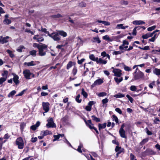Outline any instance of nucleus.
Masks as SVG:
<instances>
[{
	"instance_id": "nucleus-55",
	"label": "nucleus",
	"mask_w": 160,
	"mask_h": 160,
	"mask_svg": "<svg viewBox=\"0 0 160 160\" xmlns=\"http://www.w3.org/2000/svg\"><path fill=\"white\" fill-rule=\"evenodd\" d=\"M126 97L128 98V100L131 103H132L133 99L129 95H126Z\"/></svg>"
},
{
	"instance_id": "nucleus-35",
	"label": "nucleus",
	"mask_w": 160,
	"mask_h": 160,
	"mask_svg": "<svg viewBox=\"0 0 160 160\" xmlns=\"http://www.w3.org/2000/svg\"><path fill=\"white\" fill-rule=\"evenodd\" d=\"M102 38L104 40L108 41H109L112 42V40L110 38L108 35H106L103 36L102 37Z\"/></svg>"
},
{
	"instance_id": "nucleus-16",
	"label": "nucleus",
	"mask_w": 160,
	"mask_h": 160,
	"mask_svg": "<svg viewBox=\"0 0 160 160\" xmlns=\"http://www.w3.org/2000/svg\"><path fill=\"white\" fill-rule=\"evenodd\" d=\"M132 23L135 25H142L145 24V22L142 20H136L133 21Z\"/></svg>"
},
{
	"instance_id": "nucleus-4",
	"label": "nucleus",
	"mask_w": 160,
	"mask_h": 160,
	"mask_svg": "<svg viewBox=\"0 0 160 160\" xmlns=\"http://www.w3.org/2000/svg\"><path fill=\"white\" fill-rule=\"evenodd\" d=\"M85 122L87 126L89 127L90 129H94L96 131V133L97 134H98L99 132L97 130V128L93 126V124L92 123L91 120H88L87 121L85 120Z\"/></svg>"
},
{
	"instance_id": "nucleus-9",
	"label": "nucleus",
	"mask_w": 160,
	"mask_h": 160,
	"mask_svg": "<svg viewBox=\"0 0 160 160\" xmlns=\"http://www.w3.org/2000/svg\"><path fill=\"white\" fill-rule=\"evenodd\" d=\"M23 73L24 75V76L26 79H30V76L31 75L32 73H31L29 70L26 69L24 70Z\"/></svg>"
},
{
	"instance_id": "nucleus-20",
	"label": "nucleus",
	"mask_w": 160,
	"mask_h": 160,
	"mask_svg": "<svg viewBox=\"0 0 160 160\" xmlns=\"http://www.w3.org/2000/svg\"><path fill=\"white\" fill-rule=\"evenodd\" d=\"M119 133L121 137L124 138H126V136L125 135V132L124 130H119Z\"/></svg>"
},
{
	"instance_id": "nucleus-7",
	"label": "nucleus",
	"mask_w": 160,
	"mask_h": 160,
	"mask_svg": "<svg viewBox=\"0 0 160 160\" xmlns=\"http://www.w3.org/2000/svg\"><path fill=\"white\" fill-rule=\"evenodd\" d=\"M50 104L48 102H42V106L43 110L45 111V112H47L49 110Z\"/></svg>"
},
{
	"instance_id": "nucleus-18",
	"label": "nucleus",
	"mask_w": 160,
	"mask_h": 160,
	"mask_svg": "<svg viewBox=\"0 0 160 160\" xmlns=\"http://www.w3.org/2000/svg\"><path fill=\"white\" fill-rule=\"evenodd\" d=\"M64 136L63 134H59L58 135H54L53 137L54 139L53 140V142L58 140L60 137H63Z\"/></svg>"
},
{
	"instance_id": "nucleus-30",
	"label": "nucleus",
	"mask_w": 160,
	"mask_h": 160,
	"mask_svg": "<svg viewBox=\"0 0 160 160\" xmlns=\"http://www.w3.org/2000/svg\"><path fill=\"white\" fill-rule=\"evenodd\" d=\"M113 97L117 98H121L124 97L125 95L124 94H122L121 93H119L117 94L114 95L113 96Z\"/></svg>"
},
{
	"instance_id": "nucleus-54",
	"label": "nucleus",
	"mask_w": 160,
	"mask_h": 160,
	"mask_svg": "<svg viewBox=\"0 0 160 160\" xmlns=\"http://www.w3.org/2000/svg\"><path fill=\"white\" fill-rule=\"evenodd\" d=\"M77 68L76 67H74L72 71V73L73 75H75L77 73Z\"/></svg>"
},
{
	"instance_id": "nucleus-49",
	"label": "nucleus",
	"mask_w": 160,
	"mask_h": 160,
	"mask_svg": "<svg viewBox=\"0 0 160 160\" xmlns=\"http://www.w3.org/2000/svg\"><path fill=\"white\" fill-rule=\"evenodd\" d=\"M7 52L9 54L10 57L11 58H13L14 57V55L12 53V51L9 50H7Z\"/></svg>"
},
{
	"instance_id": "nucleus-34",
	"label": "nucleus",
	"mask_w": 160,
	"mask_h": 160,
	"mask_svg": "<svg viewBox=\"0 0 160 160\" xmlns=\"http://www.w3.org/2000/svg\"><path fill=\"white\" fill-rule=\"evenodd\" d=\"M123 52V51H116L114 50L112 52V54L114 55H117L119 54H121Z\"/></svg>"
},
{
	"instance_id": "nucleus-61",
	"label": "nucleus",
	"mask_w": 160,
	"mask_h": 160,
	"mask_svg": "<svg viewBox=\"0 0 160 160\" xmlns=\"http://www.w3.org/2000/svg\"><path fill=\"white\" fill-rule=\"evenodd\" d=\"M115 111L120 114H122V111L119 108H117L115 109Z\"/></svg>"
},
{
	"instance_id": "nucleus-17",
	"label": "nucleus",
	"mask_w": 160,
	"mask_h": 160,
	"mask_svg": "<svg viewBox=\"0 0 160 160\" xmlns=\"http://www.w3.org/2000/svg\"><path fill=\"white\" fill-rule=\"evenodd\" d=\"M24 65H27L28 66H35L36 65V64L35 62H34L33 61H32L30 62H24Z\"/></svg>"
},
{
	"instance_id": "nucleus-11",
	"label": "nucleus",
	"mask_w": 160,
	"mask_h": 160,
	"mask_svg": "<svg viewBox=\"0 0 160 160\" xmlns=\"http://www.w3.org/2000/svg\"><path fill=\"white\" fill-rule=\"evenodd\" d=\"M144 74L141 71H139L138 72L134 75V78L135 80H138L140 78L143 77Z\"/></svg>"
},
{
	"instance_id": "nucleus-40",
	"label": "nucleus",
	"mask_w": 160,
	"mask_h": 160,
	"mask_svg": "<svg viewBox=\"0 0 160 160\" xmlns=\"http://www.w3.org/2000/svg\"><path fill=\"white\" fill-rule=\"evenodd\" d=\"M8 73V72L7 71H4L3 72L2 74V75L3 76V78H7Z\"/></svg>"
},
{
	"instance_id": "nucleus-50",
	"label": "nucleus",
	"mask_w": 160,
	"mask_h": 160,
	"mask_svg": "<svg viewBox=\"0 0 160 160\" xmlns=\"http://www.w3.org/2000/svg\"><path fill=\"white\" fill-rule=\"evenodd\" d=\"M156 28V26H152L148 28L147 29V30L149 31H152V30L155 29Z\"/></svg>"
},
{
	"instance_id": "nucleus-41",
	"label": "nucleus",
	"mask_w": 160,
	"mask_h": 160,
	"mask_svg": "<svg viewBox=\"0 0 160 160\" xmlns=\"http://www.w3.org/2000/svg\"><path fill=\"white\" fill-rule=\"evenodd\" d=\"M80 95L78 94L76 98V101L78 103H80L82 101V99H80Z\"/></svg>"
},
{
	"instance_id": "nucleus-29",
	"label": "nucleus",
	"mask_w": 160,
	"mask_h": 160,
	"mask_svg": "<svg viewBox=\"0 0 160 160\" xmlns=\"http://www.w3.org/2000/svg\"><path fill=\"white\" fill-rule=\"evenodd\" d=\"M115 151L119 153H121L122 151V149L121 147L117 146L115 148Z\"/></svg>"
},
{
	"instance_id": "nucleus-1",
	"label": "nucleus",
	"mask_w": 160,
	"mask_h": 160,
	"mask_svg": "<svg viewBox=\"0 0 160 160\" xmlns=\"http://www.w3.org/2000/svg\"><path fill=\"white\" fill-rule=\"evenodd\" d=\"M48 36L52 38L54 41H58L61 39V37L59 36L58 32H52L48 34Z\"/></svg>"
},
{
	"instance_id": "nucleus-5",
	"label": "nucleus",
	"mask_w": 160,
	"mask_h": 160,
	"mask_svg": "<svg viewBox=\"0 0 160 160\" xmlns=\"http://www.w3.org/2000/svg\"><path fill=\"white\" fill-rule=\"evenodd\" d=\"M47 121L48 122V123L46 124V126L48 128L56 127L55 123L54 122L53 118H50L47 120Z\"/></svg>"
},
{
	"instance_id": "nucleus-8",
	"label": "nucleus",
	"mask_w": 160,
	"mask_h": 160,
	"mask_svg": "<svg viewBox=\"0 0 160 160\" xmlns=\"http://www.w3.org/2000/svg\"><path fill=\"white\" fill-rule=\"evenodd\" d=\"M113 69L112 72L114 73V76L119 77L122 75V71L117 68H114L113 67L112 68Z\"/></svg>"
},
{
	"instance_id": "nucleus-53",
	"label": "nucleus",
	"mask_w": 160,
	"mask_h": 160,
	"mask_svg": "<svg viewBox=\"0 0 160 160\" xmlns=\"http://www.w3.org/2000/svg\"><path fill=\"white\" fill-rule=\"evenodd\" d=\"M7 79V78L3 77H2L0 78V85L2 84V83L5 82Z\"/></svg>"
},
{
	"instance_id": "nucleus-13",
	"label": "nucleus",
	"mask_w": 160,
	"mask_h": 160,
	"mask_svg": "<svg viewBox=\"0 0 160 160\" xmlns=\"http://www.w3.org/2000/svg\"><path fill=\"white\" fill-rule=\"evenodd\" d=\"M103 82V80L101 79H98L94 82L92 85L93 87H95V86L100 85Z\"/></svg>"
},
{
	"instance_id": "nucleus-47",
	"label": "nucleus",
	"mask_w": 160,
	"mask_h": 160,
	"mask_svg": "<svg viewBox=\"0 0 160 160\" xmlns=\"http://www.w3.org/2000/svg\"><path fill=\"white\" fill-rule=\"evenodd\" d=\"M89 58L92 60L96 61V58H95L93 54H91L89 56Z\"/></svg>"
},
{
	"instance_id": "nucleus-62",
	"label": "nucleus",
	"mask_w": 160,
	"mask_h": 160,
	"mask_svg": "<svg viewBox=\"0 0 160 160\" xmlns=\"http://www.w3.org/2000/svg\"><path fill=\"white\" fill-rule=\"evenodd\" d=\"M137 28V27H135L134 28L133 30V31L132 33V34L133 35H136V34L137 32H136V28Z\"/></svg>"
},
{
	"instance_id": "nucleus-63",
	"label": "nucleus",
	"mask_w": 160,
	"mask_h": 160,
	"mask_svg": "<svg viewBox=\"0 0 160 160\" xmlns=\"http://www.w3.org/2000/svg\"><path fill=\"white\" fill-rule=\"evenodd\" d=\"M25 32H29L31 34H32V35H33L34 34V33L33 32L31 31V30H30L29 29H26L25 30Z\"/></svg>"
},
{
	"instance_id": "nucleus-2",
	"label": "nucleus",
	"mask_w": 160,
	"mask_h": 160,
	"mask_svg": "<svg viewBox=\"0 0 160 160\" xmlns=\"http://www.w3.org/2000/svg\"><path fill=\"white\" fill-rule=\"evenodd\" d=\"M47 48V45L44 44H42V46L38 49L39 55L41 56H45L46 54V52L44 51V50Z\"/></svg>"
},
{
	"instance_id": "nucleus-39",
	"label": "nucleus",
	"mask_w": 160,
	"mask_h": 160,
	"mask_svg": "<svg viewBox=\"0 0 160 160\" xmlns=\"http://www.w3.org/2000/svg\"><path fill=\"white\" fill-rule=\"evenodd\" d=\"M37 53V51L35 50H32V51H31L30 52V55L33 56H36Z\"/></svg>"
},
{
	"instance_id": "nucleus-38",
	"label": "nucleus",
	"mask_w": 160,
	"mask_h": 160,
	"mask_svg": "<svg viewBox=\"0 0 160 160\" xmlns=\"http://www.w3.org/2000/svg\"><path fill=\"white\" fill-rule=\"evenodd\" d=\"M82 95L85 98H87L88 96V94L87 93L85 92L84 89L82 88Z\"/></svg>"
},
{
	"instance_id": "nucleus-15",
	"label": "nucleus",
	"mask_w": 160,
	"mask_h": 160,
	"mask_svg": "<svg viewBox=\"0 0 160 160\" xmlns=\"http://www.w3.org/2000/svg\"><path fill=\"white\" fill-rule=\"evenodd\" d=\"M52 134V132L48 130H46L45 131H42L40 133L41 135H43L44 136L47 135H50Z\"/></svg>"
},
{
	"instance_id": "nucleus-32",
	"label": "nucleus",
	"mask_w": 160,
	"mask_h": 160,
	"mask_svg": "<svg viewBox=\"0 0 160 160\" xmlns=\"http://www.w3.org/2000/svg\"><path fill=\"white\" fill-rule=\"evenodd\" d=\"M101 55L103 57L102 58L105 57H107L109 59H110V56L108 54H107L105 52H103L101 53Z\"/></svg>"
},
{
	"instance_id": "nucleus-31",
	"label": "nucleus",
	"mask_w": 160,
	"mask_h": 160,
	"mask_svg": "<svg viewBox=\"0 0 160 160\" xmlns=\"http://www.w3.org/2000/svg\"><path fill=\"white\" fill-rule=\"evenodd\" d=\"M91 118L93 121L97 122H98L100 121V119L94 115L92 116H91Z\"/></svg>"
},
{
	"instance_id": "nucleus-3",
	"label": "nucleus",
	"mask_w": 160,
	"mask_h": 160,
	"mask_svg": "<svg viewBox=\"0 0 160 160\" xmlns=\"http://www.w3.org/2000/svg\"><path fill=\"white\" fill-rule=\"evenodd\" d=\"M16 144L18 146V148L20 149H22L24 147V142L22 138L21 137L18 138L16 141Z\"/></svg>"
},
{
	"instance_id": "nucleus-6",
	"label": "nucleus",
	"mask_w": 160,
	"mask_h": 160,
	"mask_svg": "<svg viewBox=\"0 0 160 160\" xmlns=\"http://www.w3.org/2000/svg\"><path fill=\"white\" fill-rule=\"evenodd\" d=\"M129 44V42L126 40H123L122 41V44L119 46V49L120 51H122L124 49H127L128 48V45Z\"/></svg>"
},
{
	"instance_id": "nucleus-43",
	"label": "nucleus",
	"mask_w": 160,
	"mask_h": 160,
	"mask_svg": "<svg viewBox=\"0 0 160 160\" xmlns=\"http://www.w3.org/2000/svg\"><path fill=\"white\" fill-rule=\"evenodd\" d=\"M113 120L114 121L117 123H118V119L117 117L115 115L112 116Z\"/></svg>"
},
{
	"instance_id": "nucleus-46",
	"label": "nucleus",
	"mask_w": 160,
	"mask_h": 160,
	"mask_svg": "<svg viewBox=\"0 0 160 160\" xmlns=\"http://www.w3.org/2000/svg\"><path fill=\"white\" fill-rule=\"evenodd\" d=\"M42 46V45H39L36 43H34L33 44V46L34 48H37L38 49Z\"/></svg>"
},
{
	"instance_id": "nucleus-45",
	"label": "nucleus",
	"mask_w": 160,
	"mask_h": 160,
	"mask_svg": "<svg viewBox=\"0 0 160 160\" xmlns=\"http://www.w3.org/2000/svg\"><path fill=\"white\" fill-rule=\"evenodd\" d=\"M82 147H83L82 144L81 143H80L79 146H78V148L77 150L79 152H80V153L82 152L81 148H82Z\"/></svg>"
},
{
	"instance_id": "nucleus-24",
	"label": "nucleus",
	"mask_w": 160,
	"mask_h": 160,
	"mask_svg": "<svg viewBox=\"0 0 160 160\" xmlns=\"http://www.w3.org/2000/svg\"><path fill=\"white\" fill-rule=\"evenodd\" d=\"M92 41L93 42H97L98 43H99L101 42V40L98 37L93 38Z\"/></svg>"
},
{
	"instance_id": "nucleus-42",
	"label": "nucleus",
	"mask_w": 160,
	"mask_h": 160,
	"mask_svg": "<svg viewBox=\"0 0 160 160\" xmlns=\"http://www.w3.org/2000/svg\"><path fill=\"white\" fill-rule=\"evenodd\" d=\"M97 95L99 97H103L106 96L107 95V93L105 92H102L97 94Z\"/></svg>"
},
{
	"instance_id": "nucleus-37",
	"label": "nucleus",
	"mask_w": 160,
	"mask_h": 160,
	"mask_svg": "<svg viewBox=\"0 0 160 160\" xmlns=\"http://www.w3.org/2000/svg\"><path fill=\"white\" fill-rule=\"evenodd\" d=\"M11 21L8 18H5L3 21L4 23L6 24H9L11 23Z\"/></svg>"
},
{
	"instance_id": "nucleus-21",
	"label": "nucleus",
	"mask_w": 160,
	"mask_h": 160,
	"mask_svg": "<svg viewBox=\"0 0 160 160\" xmlns=\"http://www.w3.org/2000/svg\"><path fill=\"white\" fill-rule=\"evenodd\" d=\"M153 33H147L146 34L143 35L142 36V37L144 39H146L149 37H152L153 36Z\"/></svg>"
},
{
	"instance_id": "nucleus-48",
	"label": "nucleus",
	"mask_w": 160,
	"mask_h": 160,
	"mask_svg": "<svg viewBox=\"0 0 160 160\" xmlns=\"http://www.w3.org/2000/svg\"><path fill=\"white\" fill-rule=\"evenodd\" d=\"M16 93V92L15 90L12 91L8 95V97H10L11 96L14 95Z\"/></svg>"
},
{
	"instance_id": "nucleus-56",
	"label": "nucleus",
	"mask_w": 160,
	"mask_h": 160,
	"mask_svg": "<svg viewBox=\"0 0 160 160\" xmlns=\"http://www.w3.org/2000/svg\"><path fill=\"white\" fill-rule=\"evenodd\" d=\"M130 160H137L136 159V157L132 154L131 153L130 154Z\"/></svg>"
},
{
	"instance_id": "nucleus-44",
	"label": "nucleus",
	"mask_w": 160,
	"mask_h": 160,
	"mask_svg": "<svg viewBox=\"0 0 160 160\" xmlns=\"http://www.w3.org/2000/svg\"><path fill=\"white\" fill-rule=\"evenodd\" d=\"M157 37V34H155L153 37L149 39V41L151 42H154Z\"/></svg>"
},
{
	"instance_id": "nucleus-33",
	"label": "nucleus",
	"mask_w": 160,
	"mask_h": 160,
	"mask_svg": "<svg viewBox=\"0 0 160 160\" xmlns=\"http://www.w3.org/2000/svg\"><path fill=\"white\" fill-rule=\"evenodd\" d=\"M130 89L132 91L138 92L139 90L137 91V88L134 85H132L130 87Z\"/></svg>"
},
{
	"instance_id": "nucleus-14",
	"label": "nucleus",
	"mask_w": 160,
	"mask_h": 160,
	"mask_svg": "<svg viewBox=\"0 0 160 160\" xmlns=\"http://www.w3.org/2000/svg\"><path fill=\"white\" fill-rule=\"evenodd\" d=\"M9 38L8 36H6L5 37H1L0 38V42L2 43L7 42H8V39Z\"/></svg>"
},
{
	"instance_id": "nucleus-23",
	"label": "nucleus",
	"mask_w": 160,
	"mask_h": 160,
	"mask_svg": "<svg viewBox=\"0 0 160 160\" xmlns=\"http://www.w3.org/2000/svg\"><path fill=\"white\" fill-rule=\"evenodd\" d=\"M75 63L74 62L72 61H69L67 65L66 68L68 70L69 69L72 67L73 64H75Z\"/></svg>"
},
{
	"instance_id": "nucleus-36",
	"label": "nucleus",
	"mask_w": 160,
	"mask_h": 160,
	"mask_svg": "<svg viewBox=\"0 0 160 160\" xmlns=\"http://www.w3.org/2000/svg\"><path fill=\"white\" fill-rule=\"evenodd\" d=\"M38 30L39 31H41L42 32H44L46 34H47L48 36V34H49V32L47 31V29L46 28H41L40 29H39Z\"/></svg>"
},
{
	"instance_id": "nucleus-60",
	"label": "nucleus",
	"mask_w": 160,
	"mask_h": 160,
	"mask_svg": "<svg viewBox=\"0 0 160 160\" xmlns=\"http://www.w3.org/2000/svg\"><path fill=\"white\" fill-rule=\"evenodd\" d=\"M108 101V99L107 98H105L102 100V104L104 105L105 103H107Z\"/></svg>"
},
{
	"instance_id": "nucleus-12",
	"label": "nucleus",
	"mask_w": 160,
	"mask_h": 160,
	"mask_svg": "<svg viewBox=\"0 0 160 160\" xmlns=\"http://www.w3.org/2000/svg\"><path fill=\"white\" fill-rule=\"evenodd\" d=\"M96 62L98 63L103 64H106L107 62L106 60H104L101 58H96Z\"/></svg>"
},
{
	"instance_id": "nucleus-57",
	"label": "nucleus",
	"mask_w": 160,
	"mask_h": 160,
	"mask_svg": "<svg viewBox=\"0 0 160 160\" xmlns=\"http://www.w3.org/2000/svg\"><path fill=\"white\" fill-rule=\"evenodd\" d=\"M124 70L126 71H129L131 70V68L127 66H124Z\"/></svg>"
},
{
	"instance_id": "nucleus-51",
	"label": "nucleus",
	"mask_w": 160,
	"mask_h": 160,
	"mask_svg": "<svg viewBox=\"0 0 160 160\" xmlns=\"http://www.w3.org/2000/svg\"><path fill=\"white\" fill-rule=\"evenodd\" d=\"M155 85V82L154 81H153L149 84V87L150 88L152 89L153 88V86H154Z\"/></svg>"
},
{
	"instance_id": "nucleus-26",
	"label": "nucleus",
	"mask_w": 160,
	"mask_h": 160,
	"mask_svg": "<svg viewBox=\"0 0 160 160\" xmlns=\"http://www.w3.org/2000/svg\"><path fill=\"white\" fill-rule=\"evenodd\" d=\"M58 32L59 35H60L63 37H66L67 35V33L63 31L59 30L58 31Z\"/></svg>"
},
{
	"instance_id": "nucleus-25",
	"label": "nucleus",
	"mask_w": 160,
	"mask_h": 160,
	"mask_svg": "<svg viewBox=\"0 0 160 160\" xmlns=\"http://www.w3.org/2000/svg\"><path fill=\"white\" fill-rule=\"evenodd\" d=\"M153 72L157 75L160 76V69L155 68L153 70Z\"/></svg>"
},
{
	"instance_id": "nucleus-27",
	"label": "nucleus",
	"mask_w": 160,
	"mask_h": 160,
	"mask_svg": "<svg viewBox=\"0 0 160 160\" xmlns=\"http://www.w3.org/2000/svg\"><path fill=\"white\" fill-rule=\"evenodd\" d=\"M107 125L106 123H104L102 124L100 123L98 124V129L99 130H100L101 129L104 128H106Z\"/></svg>"
},
{
	"instance_id": "nucleus-10",
	"label": "nucleus",
	"mask_w": 160,
	"mask_h": 160,
	"mask_svg": "<svg viewBox=\"0 0 160 160\" xmlns=\"http://www.w3.org/2000/svg\"><path fill=\"white\" fill-rule=\"evenodd\" d=\"M42 34L40 35H37L34 36L33 37V39L34 40H36L38 42H42L44 41V39L42 37Z\"/></svg>"
},
{
	"instance_id": "nucleus-28",
	"label": "nucleus",
	"mask_w": 160,
	"mask_h": 160,
	"mask_svg": "<svg viewBox=\"0 0 160 160\" xmlns=\"http://www.w3.org/2000/svg\"><path fill=\"white\" fill-rule=\"evenodd\" d=\"M114 79L115 80L116 82L118 84L120 82L122 81L123 78L122 77H120L119 78H118V77H115L114 78Z\"/></svg>"
},
{
	"instance_id": "nucleus-59",
	"label": "nucleus",
	"mask_w": 160,
	"mask_h": 160,
	"mask_svg": "<svg viewBox=\"0 0 160 160\" xmlns=\"http://www.w3.org/2000/svg\"><path fill=\"white\" fill-rule=\"evenodd\" d=\"M52 17L54 18H59L62 17V16L60 14H58L52 16Z\"/></svg>"
},
{
	"instance_id": "nucleus-58",
	"label": "nucleus",
	"mask_w": 160,
	"mask_h": 160,
	"mask_svg": "<svg viewBox=\"0 0 160 160\" xmlns=\"http://www.w3.org/2000/svg\"><path fill=\"white\" fill-rule=\"evenodd\" d=\"M26 124L24 123H22L20 125V129L22 131H23L25 127V126Z\"/></svg>"
},
{
	"instance_id": "nucleus-64",
	"label": "nucleus",
	"mask_w": 160,
	"mask_h": 160,
	"mask_svg": "<svg viewBox=\"0 0 160 160\" xmlns=\"http://www.w3.org/2000/svg\"><path fill=\"white\" fill-rule=\"evenodd\" d=\"M85 109L87 111H90L91 109V107L90 106H87L85 108Z\"/></svg>"
},
{
	"instance_id": "nucleus-22",
	"label": "nucleus",
	"mask_w": 160,
	"mask_h": 160,
	"mask_svg": "<svg viewBox=\"0 0 160 160\" xmlns=\"http://www.w3.org/2000/svg\"><path fill=\"white\" fill-rule=\"evenodd\" d=\"M128 26H123V24H118L116 26V28L118 29H125L126 28H128Z\"/></svg>"
},
{
	"instance_id": "nucleus-19",
	"label": "nucleus",
	"mask_w": 160,
	"mask_h": 160,
	"mask_svg": "<svg viewBox=\"0 0 160 160\" xmlns=\"http://www.w3.org/2000/svg\"><path fill=\"white\" fill-rule=\"evenodd\" d=\"M19 77L16 75H14L13 78V80L14 83L16 85L18 84L19 83V81L18 80Z\"/></svg>"
},
{
	"instance_id": "nucleus-52",
	"label": "nucleus",
	"mask_w": 160,
	"mask_h": 160,
	"mask_svg": "<svg viewBox=\"0 0 160 160\" xmlns=\"http://www.w3.org/2000/svg\"><path fill=\"white\" fill-rule=\"evenodd\" d=\"M77 59H78V57H77ZM85 60V59L84 58L81 59L80 60L78 59V63L79 64H81Z\"/></svg>"
}]
</instances>
